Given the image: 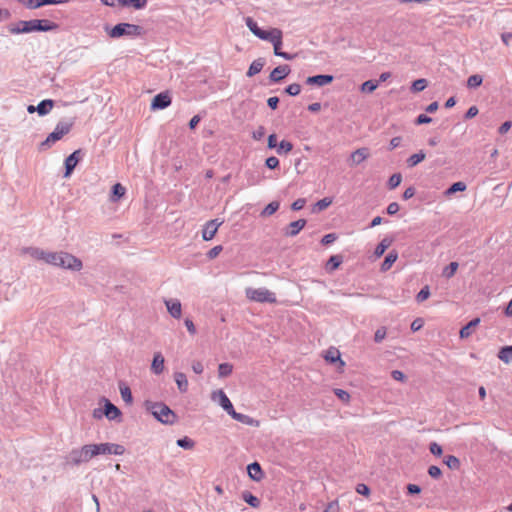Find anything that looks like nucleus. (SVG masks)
I'll return each mask as SVG.
<instances>
[{
  "label": "nucleus",
  "mask_w": 512,
  "mask_h": 512,
  "mask_svg": "<svg viewBox=\"0 0 512 512\" xmlns=\"http://www.w3.org/2000/svg\"><path fill=\"white\" fill-rule=\"evenodd\" d=\"M428 85V82L424 78H420L415 80L411 85V91L413 93L421 92L423 91Z\"/></svg>",
  "instance_id": "58836bf2"
},
{
  "label": "nucleus",
  "mask_w": 512,
  "mask_h": 512,
  "mask_svg": "<svg viewBox=\"0 0 512 512\" xmlns=\"http://www.w3.org/2000/svg\"><path fill=\"white\" fill-rule=\"evenodd\" d=\"M242 499L253 508H258L260 506V500L249 491H244L242 493Z\"/></svg>",
  "instance_id": "7c9ffc66"
},
{
  "label": "nucleus",
  "mask_w": 512,
  "mask_h": 512,
  "mask_svg": "<svg viewBox=\"0 0 512 512\" xmlns=\"http://www.w3.org/2000/svg\"><path fill=\"white\" fill-rule=\"evenodd\" d=\"M119 389H120V394H121L123 401L127 404H131L133 401V397H132V392H131L130 388L121 383L119 385Z\"/></svg>",
  "instance_id": "f704fd0d"
},
{
  "label": "nucleus",
  "mask_w": 512,
  "mask_h": 512,
  "mask_svg": "<svg viewBox=\"0 0 512 512\" xmlns=\"http://www.w3.org/2000/svg\"><path fill=\"white\" fill-rule=\"evenodd\" d=\"M458 263L457 262H451L448 266H446L443 270V276L446 278H451L454 276L458 269Z\"/></svg>",
  "instance_id": "a18cd8bd"
},
{
  "label": "nucleus",
  "mask_w": 512,
  "mask_h": 512,
  "mask_svg": "<svg viewBox=\"0 0 512 512\" xmlns=\"http://www.w3.org/2000/svg\"><path fill=\"white\" fill-rule=\"evenodd\" d=\"M81 150H76L65 159L64 177H69L80 160Z\"/></svg>",
  "instance_id": "9b49d317"
},
{
  "label": "nucleus",
  "mask_w": 512,
  "mask_h": 512,
  "mask_svg": "<svg viewBox=\"0 0 512 512\" xmlns=\"http://www.w3.org/2000/svg\"><path fill=\"white\" fill-rule=\"evenodd\" d=\"M391 244V241H389L388 239H383L375 248V251H374V254L376 257H380L382 256L385 251L387 250V248L390 246Z\"/></svg>",
  "instance_id": "ea45409f"
},
{
  "label": "nucleus",
  "mask_w": 512,
  "mask_h": 512,
  "mask_svg": "<svg viewBox=\"0 0 512 512\" xmlns=\"http://www.w3.org/2000/svg\"><path fill=\"white\" fill-rule=\"evenodd\" d=\"M326 361L335 363L337 361L343 366L345 363L340 358V352L337 349H329L325 354Z\"/></svg>",
  "instance_id": "2f4dec72"
},
{
  "label": "nucleus",
  "mask_w": 512,
  "mask_h": 512,
  "mask_svg": "<svg viewBox=\"0 0 512 512\" xmlns=\"http://www.w3.org/2000/svg\"><path fill=\"white\" fill-rule=\"evenodd\" d=\"M290 72L291 69L288 65H280L271 71L269 80L273 83H278L286 78Z\"/></svg>",
  "instance_id": "f8f14e48"
},
{
  "label": "nucleus",
  "mask_w": 512,
  "mask_h": 512,
  "mask_svg": "<svg viewBox=\"0 0 512 512\" xmlns=\"http://www.w3.org/2000/svg\"><path fill=\"white\" fill-rule=\"evenodd\" d=\"M249 477L254 481H260L263 478V472L258 462H253L247 466Z\"/></svg>",
  "instance_id": "412c9836"
},
{
  "label": "nucleus",
  "mask_w": 512,
  "mask_h": 512,
  "mask_svg": "<svg viewBox=\"0 0 512 512\" xmlns=\"http://www.w3.org/2000/svg\"><path fill=\"white\" fill-rule=\"evenodd\" d=\"M480 319L474 318L471 321H469L465 326H463L460 330V338L466 339L470 337L474 331V329L479 325Z\"/></svg>",
  "instance_id": "aec40b11"
},
{
  "label": "nucleus",
  "mask_w": 512,
  "mask_h": 512,
  "mask_svg": "<svg viewBox=\"0 0 512 512\" xmlns=\"http://www.w3.org/2000/svg\"><path fill=\"white\" fill-rule=\"evenodd\" d=\"M40 24V31L41 32H48V31H54L58 29V24L55 22H52L47 19H39Z\"/></svg>",
  "instance_id": "e433bc0d"
},
{
  "label": "nucleus",
  "mask_w": 512,
  "mask_h": 512,
  "mask_svg": "<svg viewBox=\"0 0 512 512\" xmlns=\"http://www.w3.org/2000/svg\"><path fill=\"white\" fill-rule=\"evenodd\" d=\"M45 263L68 269L71 271H80L83 267L82 261L76 256L67 252H47Z\"/></svg>",
  "instance_id": "f257e3e1"
},
{
  "label": "nucleus",
  "mask_w": 512,
  "mask_h": 512,
  "mask_svg": "<svg viewBox=\"0 0 512 512\" xmlns=\"http://www.w3.org/2000/svg\"><path fill=\"white\" fill-rule=\"evenodd\" d=\"M385 336H386L385 327H380L376 330V332L374 334V340L376 343H380L384 340Z\"/></svg>",
  "instance_id": "4d7b16f0"
},
{
  "label": "nucleus",
  "mask_w": 512,
  "mask_h": 512,
  "mask_svg": "<svg viewBox=\"0 0 512 512\" xmlns=\"http://www.w3.org/2000/svg\"><path fill=\"white\" fill-rule=\"evenodd\" d=\"M430 296V290L428 286H424L416 295L417 302H423Z\"/></svg>",
  "instance_id": "864d4df0"
},
{
  "label": "nucleus",
  "mask_w": 512,
  "mask_h": 512,
  "mask_svg": "<svg viewBox=\"0 0 512 512\" xmlns=\"http://www.w3.org/2000/svg\"><path fill=\"white\" fill-rule=\"evenodd\" d=\"M356 491L360 495H364V496H368L370 494V488L366 484H363V483H360L357 485Z\"/></svg>",
  "instance_id": "774afa93"
},
{
  "label": "nucleus",
  "mask_w": 512,
  "mask_h": 512,
  "mask_svg": "<svg viewBox=\"0 0 512 512\" xmlns=\"http://www.w3.org/2000/svg\"><path fill=\"white\" fill-rule=\"evenodd\" d=\"M333 200L330 197H325L317 201L314 205L313 212H320L328 208L332 204Z\"/></svg>",
  "instance_id": "c9c22d12"
},
{
  "label": "nucleus",
  "mask_w": 512,
  "mask_h": 512,
  "mask_svg": "<svg viewBox=\"0 0 512 512\" xmlns=\"http://www.w3.org/2000/svg\"><path fill=\"white\" fill-rule=\"evenodd\" d=\"M444 462L450 469H458L460 467L459 459L453 455L446 456Z\"/></svg>",
  "instance_id": "09e8293b"
},
{
  "label": "nucleus",
  "mask_w": 512,
  "mask_h": 512,
  "mask_svg": "<svg viewBox=\"0 0 512 512\" xmlns=\"http://www.w3.org/2000/svg\"><path fill=\"white\" fill-rule=\"evenodd\" d=\"M428 474L432 478H439L442 474L441 469L438 466L432 465L428 469Z\"/></svg>",
  "instance_id": "338daca9"
},
{
  "label": "nucleus",
  "mask_w": 512,
  "mask_h": 512,
  "mask_svg": "<svg viewBox=\"0 0 512 512\" xmlns=\"http://www.w3.org/2000/svg\"><path fill=\"white\" fill-rule=\"evenodd\" d=\"M430 122H432V118L427 116L426 114H420L415 119V124L416 125L428 124Z\"/></svg>",
  "instance_id": "0e129e2a"
},
{
  "label": "nucleus",
  "mask_w": 512,
  "mask_h": 512,
  "mask_svg": "<svg viewBox=\"0 0 512 512\" xmlns=\"http://www.w3.org/2000/svg\"><path fill=\"white\" fill-rule=\"evenodd\" d=\"M483 82L482 76L475 74L471 75L467 80V86L469 88H477L479 87Z\"/></svg>",
  "instance_id": "79ce46f5"
},
{
  "label": "nucleus",
  "mask_w": 512,
  "mask_h": 512,
  "mask_svg": "<svg viewBox=\"0 0 512 512\" xmlns=\"http://www.w3.org/2000/svg\"><path fill=\"white\" fill-rule=\"evenodd\" d=\"M98 455H123L125 447L116 443H99L96 444Z\"/></svg>",
  "instance_id": "423d86ee"
},
{
  "label": "nucleus",
  "mask_w": 512,
  "mask_h": 512,
  "mask_svg": "<svg viewBox=\"0 0 512 512\" xmlns=\"http://www.w3.org/2000/svg\"><path fill=\"white\" fill-rule=\"evenodd\" d=\"M334 393L342 402H348L350 400V394L343 389H335Z\"/></svg>",
  "instance_id": "6e6d98bb"
},
{
  "label": "nucleus",
  "mask_w": 512,
  "mask_h": 512,
  "mask_svg": "<svg viewBox=\"0 0 512 512\" xmlns=\"http://www.w3.org/2000/svg\"><path fill=\"white\" fill-rule=\"evenodd\" d=\"M73 126V121H60L57 123L53 132L49 134L51 139H54L56 142L61 140L62 137L68 134Z\"/></svg>",
  "instance_id": "0eeeda50"
},
{
  "label": "nucleus",
  "mask_w": 512,
  "mask_h": 512,
  "mask_svg": "<svg viewBox=\"0 0 512 512\" xmlns=\"http://www.w3.org/2000/svg\"><path fill=\"white\" fill-rule=\"evenodd\" d=\"M103 400H104L103 413H104V416L108 420H115V419H117L118 417L121 416V411H120V409L117 406H115L113 403H111L106 398H104Z\"/></svg>",
  "instance_id": "dca6fc26"
},
{
  "label": "nucleus",
  "mask_w": 512,
  "mask_h": 512,
  "mask_svg": "<svg viewBox=\"0 0 512 512\" xmlns=\"http://www.w3.org/2000/svg\"><path fill=\"white\" fill-rule=\"evenodd\" d=\"M401 181H402L401 174L395 173L390 176V178L388 180V186L390 189H395L396 187H398L400 185Z\"/></svg>",
  "instance_id": "3c124183"
},
{
  "label": "nucleus",
  "mask_w": 512,
  "mask_h": 512,
  "mask_svg": "<svg viewBox=\"0 0 512 512\" xmlns=\"http://www.w3.org/2000/svg\"><path fill=\"white\" fill-rule=\"evenodd\" d=\"M96 456H98L96 444H87L80 448L72 449L66 460L69 465L79 466L82 463L89 462Z\"/></svg>",
  "instance_id": "7ed1b4c3"
},
{
  "label": "nucleus",
  "mask_w": 512,
  "mask_h": 512,
  "mask_svg": "<svg viewBox=\"0 0 512 512\" xmlns=\"http://www.w3.org/2000/svg\"><path fill=\"white\" fill-rule=\"evenodd\" d=\"M337 239V235L335 233H329L323 236L321 243L323 245L332 244Z\"/></svg>",
  "instance_id": "e2e57ef3"
},
{
  "label": "nucleus",
  "mask_w": 512,
  "mask_h": 512,
  "mask_svg": "<svg viewBox=\"0 0 512 512\" xmlns=\"http://www.w3.org/2000/svg\"><path fill=\"white\" fill-rule=\"evenodd\" d=\"M144 33L142 26L131 24V23H119L112 27L109 31V36L113 39L121 37L135 38L139 37Z\"/></svg>",
  "instance_id": "20e7f679"
},
{
  "label": "nucleus",
  "mask_w": 512,
  "mask_h": 512,
  "mask_svg": "<svg viewBox=\"0 0 512 512\" xmlns=\"http://www.w3.org/2000/svg\"><path fill=\"white\" fill-rule=\"evenodd\" d=\"M31 23L30 20L28 21H18L14 25H10L8 30L11 34H22V33H31Z\"/></svg>",
  "instance_id": "f3484780"
},
{
  "label": "nucleus",
  "mask_w": 512,
  "mask_h": 512,
  "mask_svg": "<svg viewBox=\"0 0 512 512\" xmlns=\"http://www.w3.org/2000/svg\"><path fill=\"white\" fill-rule=\"evenodd\" d=\"M264 65L265 60L263 58H258L254 60L247 71V76L252 77L258 74L263 69Z\"/></svg>",
  "instance_id": "a878e982"
},
{
  "label": "nucleus",
  "mask_w": 512,
  "mask_h": 512,
  "mask_svg": "<svg viewBox=\"0 0 512 512\" xmlns=\"http://www.w3.org/2000/svg\"><path fill=\"white\" fill-rule=\"evenodd\" d=\"M18 1L20 3H22L28 9H37V8L42 7L41 0H18Z\"/></svg>",
  "instance_id": "603ef678"
},
{
  "label": "nucleus",
  "mask_w": 512,
  "mask_h": 512,
  "mask_svg": "<svg viewBox=\"0 0 512 512\" xmlns=\"http://www.w3.org/2000/svg\"><path fill=\"white\" fill-rule=\"evenodd\" d=\"M231 417L241 423L248 424V425L252 424V422H253V419L251 417H249L248 415L238 413L236 411L233 412Z\"/></svg>",
  "instance_id": "8fccbe9b"
},
{
  "label": "nucleus",
  "mask_w": 512,
  "mask_h": 512,
  "mask_svg": "<svg viewBox=\"0 0 512 512\" xmlns=\"http://www.w3.org/2000/svg\"><path fill=\"white\" fill-rule=\"evenodd\" d=\"M467 188L466 184L462 181H458V182H455L453 183L446 191H445V195L446 196H451L452 194L456 193V192H462V191H465Z\"/></svg>",
  "instance_id": "473e14b6"
},
{
  "label": "nucleus",
  "mask_w": 512,
  "mask_h": 512,
  "mask_svg": "<svg viewBox=\"0 0 512 512\" xmlns=\"http://www.w3.org/2000/svg\"><path fill=\"white\" fill-rule=\"evenodd\" d=\"M144 406L159 422L172 425L175 423L177 416L166 404L162 402L145 401Z\"/></svg>",
  "instance_id": "f03ea898"
},
{
  "label": "nucleus",
  "mask_w": 512,
  "mask_h": 512,
  "mask_svg": "<svg viewBox=\"0 0 512 512\" xmlns=\"http://www.w3.org/2000/svg\"><path fill=\"white\" fill-rule=\"evenodd\" d=\"M147 5V0H123V7L133 6L135 9H143Z\"/></svg>",
  "instance_id": "a19ab883"
},
{
  "label": "nucleus",
  "mask_w": 512,
  "mask_h": 512,
  "mask_svg": "<svg viewBox=\"0 0 512 512\" xmlns=\"http://www.w3.org/2000/svg\"><path fill=\"white\" fill-rule=\"evenodd\" d=\"M292 149H293V145L291 142L282 140L277 146V153L278 154H283V153L286 154V153L290 152Z\"/></svg>",
  "instance_id": "49530a36"
},
{
  "label": "nucleus",
  "mask_w": 512,
  "mask_h": 512,
  "mask_svg": "<svg viewBox=\"0 0 512 512\" xmlns=\"http://www.w3.org/2000/svg\"><path fill=\"white\" fill-rule=\"evenodd\" d=\"M174 380L180 392L184 393L188 390V380L184 373L176 372L174 374Z\"/></svg>",
  "instance_id": "b1692460"
},
{
  "label": "nucleus",
  "mask_w": 512,
  "mask_h": 512,
  "mask_svg": "<svg viewBox=\"0 0 512 512\" xmlns=\"http://www.w3.org/2000/svg\"><path fill=\"white\" fill-rule=\"evenodd\" d=\"M165 306L169 314L175 318L180 319L182 316V305L178 299H166L164 300Z\"/></svg>",
  "instance_id": "ddd939ff"
},
{
  "label": "nucleus",
  "mask_w": 512,
  "mask_h": 512,
  "mask_svg": "<svg viewBox=\"0 0 512 512\" xmlns=\"http://www.w3.org/2000/svg\"><path fill=\"white\" fill-rule=\"evenodd\" d=\"M24 251L34 259L41 260L44 262L46 261V255L48 251H44L43 249L37 247H28Z\"/></svg>",
  "instance_id": "bb28decb"
},
{
  "label": "nucleus",
  "mask_w": 512,
  "mask_h": 512,
  "mask_svg": "<svg viewBox=\"0 0 512 512\" xmlns=\"http://www.w3.org/2000/svg\"><path fill=\"white\" fill-rule=\"evenodd\" d=\"M425 157H426V155L423 151H420L418 153L411 155L407 159L408 167H414V166L418 165L420 162H422L425 159Z\"/></svg>",
  "instance_id": "72a5a7b5"
},
{
  "label": "nucleus",
  "mask_w": 512,
  "mask_h": 512,
  "mask_svg": "<svg viewBox=\"0 0 512 512\" xmlns=\"http://www.w3.org/2000/svg\"><path fill=\"white\" fill-rule=\"evenodd\" d=\"M125 192H126V189L122 184H120V183L114 184L112 186L110 200L112 202H117L121 197H123L125 195Z\"/></svg>",
  "instance_id": "cd10ccee"
},
{
  "label": "nucleus",
  "mask_w": 512,
  "mask_h": 512,
  "mask_svg": "<svg viewBox=\"0 0 512 512\" xmlns=\"http://www.w3.org/2000/svg\"><path fill=\"white\" fill-rule=\"evenodd\" d=\"M54 106V101L51 99L42 100L37 106L36 110L40 116L47 115Z\"/></svg>",
  "instance_id": "393cba45"
},
{
  "label": "nucleus",
  "mask_w": 512,
  "mask_h": 512,
  "mask_svg": "<svg viewBox=\"0 0 512 512\" xmlns=\"http://www.w3.org/2000/svg\"><path fill=\"white\" fill-rule=\"evenodd\" d=\"M285 92L290 96H297L301 92V86L297 83L290 84L286 87Z\"/></svg>",
  "instance_id": "5fc2aeb1"
},
{
  "label": "nucleus",
  "mask_w": 512,
  "mask_h": 512,
  "mask_svg": "<svg viewBox=\"0 0 512 512\" xmlns=\"http://www.w3.org/2000/svg\"><path fill=\"white\" fill-rule=\"evenodd\" d=\"M246 297L252 301L259 303H275L276 296L273 292L265 287L261 288H247L245 290Z\"/></svg>",
  "instance_id": "39448f33"
},
{
  "label": "nucleus",
  "mask_w": 512,
  "mask_h": 512,
  "mask_svg": "<svg viewBox=\"0 0 512 512\" xmlns=\"http://www.w3.org/2000/svg\"><path fill=\"white\" fill-rule=\"evenodd\" d=\"M398 258L396 251H390L381 264L382 271H388Z\"/></svg>",
  "instance_id": "c85d7f7f"
},
{
  "label": "nucleus",
  "mask_w": 512,
  "mask_h": 512,
  "mask_svg": "<svg viewBox=\"0 0 512 512\" xmlns=\"http://www.w3.org/2000/svg\"><path fill=\"white\" fill-rule=\"evenodd\" d=\"M334 77L332 75L319 74L310 76L306 79L307 85H316L319 87L330 84L333 81Z\"/></svg>",
  "instance_id": "2eb2a0df"
},
{
  "label": "nucleus",
  "mask_w": 512,
  "mask_h": 512,
  "mask_svg": "<svg viewBox=\"0 0 512 512\" xmlns=\"http://www.w3.org/2000/svg\"><path fill=\"white\" fill-rule=\"evenodd\" d=\"M215 394L219 396L220 406L231 416L233 412H235V409L227 395L222 390L215 392L214 395Z\"/></svg>",
  "instance_id": "6ab92c4d"
},
{
  "label": "nucleus",
  "mask_w": 512,
  "mask_h": 512,
  "mask_svg": "<svg viewBox=\"0 0 512 512\" xmlns=\"http://www.w3.org/2000/svg\"><path fill=\"white\" fill-rule=\"evenodd\" d=\"M265 41L271 42L274 47V54L278 56L280 52L281 46H282V31L277 28H271L270 34L268 36V39H265Z\"/></svg>",
  "instance_id": "9d476101"
},
{
  "label": "nucleus",
  "mask_w": 512,
  "mask_h": 512,
  "mask_svg": "<svg viewBox=\"0 0 512 512\" xmlns=\"http://www.w3.org/2000/svg\"><path fill=\"white\" fill-rule=\"evenodd\" d=\"M265 165L269 168V169H275L279 166V160L277 157L275 156H271V157H268L265 161Z\"/></svg>",
  "instance_id": "bf43d9fd"
},
{
  "label": "nucleus",
  "mask_w": 512,
  "mask_h": 512,
  "mask_svg": "<svg viewBox=\"0 0 512 512\" xmlns=\"http://www.w3.org/2000/svg\"><path fill=\"white\" fill-rule=\"evenodd\" d=\"M369 156L367 148H359L351 154L353 164L358 165Z\"/></svg>",
  "instance_id": "5701e85b"
},
{
  "label": "nucleus",
  "mask_w": 512,
  "mask_h": 512,
  "mask_svg": "<svg viewBox=\"0 0 512 512\" xmlns=\"http://www.w3.org/2000/svg\"><path fill=\"white\" fill-rule=\"evenodd\" d=\"M222 250H223V247H222L221 245H217V246H215V247L211 248V249L208 251V253H207V257H208L209 259H214V258H216V257L220 254V252H221Z\"/></svg>",
  "instance_id": "680f3d73"
},
{
  "label": "nucleus",
  "mask_w": 512,
  "mask_h": 512,
  "mask_svg": "<svg viewBox=\"0 0 512 512\" xmlns=\"http://www.w3.org/2000/svg\"><path fill=\"white\" fill-rule=\"evenodd\" d=\"M378 87V81L374 80H367L364 83H362L360 90L363 93H372L375 91Z\"/></svg>",
  "instance_id": "4c0bfd02"
},
{
  "label": "nucleus",
  "mask_w": 512,
  "mask_h": 512,
  "mask_svg": "<svg viewBox=\"0 0 512 512\" xmlns=\"http://www.w3.org/2000/svg\"><path fill=\"white\" fill-rule=\"evenodd\" d=\"M305 204L306 200L304 198H299L292 203L291 209L294 211H299L305 206Z\"/></svg>",
  "instance_id": "69168bd1"
},
{
  "label": "nucleus",
  "mask_w": 512,
  "mask_h": 512,
  "mask_svg": "<svg viewBox=\"0 0 512 512\" xmlns=\"http://www.w3.org/2000/svg\"><path fill=\"white\" fill-rule=\"evenodd\" d=\"M56 141L54 139H51V137L48 135L47 138L40 143L39 150L44 151L49 149Z\"/></svg>",
  "instance_id": "13d9d810"
},
{
  "label": "nucleus",
  "mask_w": 512,
  "mask_h": 512,
  "mask_svg": "<svg viewBox=\"0 0 512 512\" xmlns=\"http://www.w3.org/2000/svg\"><path fill=\"white\" fill-rule=\"evenodd\" d=\"M171 104V97L168 92H161L154 96L151 102L152 110H162Z\"/></svg>",
  "instance_id": "6e6552de"
},
{
  "label": "nucleus",
  "mask_w": 512,
  "mask_h": 512,
  "mask_svg": "<svg viewBox=\"0 0 512 512\" xmlns=\"http://www.w3.org/2000/svg\"><path fill=\"white\" fill-rule=\"evenodd\" d=\"M498 358L501 361H503L504 363H511L512 362V345L502 347L498 353Z\"/></svg>",
  "instance_id": "c756f323"
},
{
  "label": "nucleus",
  "mask_w": 512,
  "mask_h": 512,
  "mask_svg": "<svg viewBox=\"0 0 512 512\" xmlns=\"http://www.w3.org/2000/svg\"><path fill=\"white\" fill-rule=\"evenodd\" d=\"M430 452L435 456H441L443 453L442 447L436 442H432L429 446Z\"/></svg>",
  "instance_id": "052dcab7"
},
{
  "label": "nucleus",
  "mask_w": 512,
  "mask_h": 512,
  "mask_svg": "<svg viewBox=\"0 0 512 512\" xmlns=\"http://www.w3.org/2000/svg\"><path fill=\"white\" fill-rule=\"evenodd\" d=\"M306 223L307 222L305 219H299V220L291 222L288 225L285 235L289 236V237H294V236L298 235V233L305 227Z\"/></svg>",
  "instance_id": "a211bd4d"
},
{
  "label": "nucleus",
  "mask_w": 512,
  "mask_h": 512,
  "mask_svg": "<svg viewBox=\"0 0 512 512\" xmlns=\"http://www.w3.org/2000/svg\"><path fill=\"white\" fill-rule=\"evenodd\" d=\"M279 206H280V204L277 201L270 202L262 211V215L270 216V215L274 214L279 209Z\"/></svg>",
  "instance_id": "c03bdc74"
},
{
  "label": "nucleus",
  "mask_w": 512,
  "mask_h": 512,
  "mask_svg": "<svg viewBox=\"0 0 512 512\" xmlns=\"http://www.w3.org/2000/svg\"><path fill=\"white\" fill-rule=\"evenodd\" d=\"M176 443L179 447L187 450L192 449L195 445V442L187 436L178 439Z\"/></svg>",
  "instance_id": "37998d69"
},
{
  "label": "nucleus",
  "mask_w": 512,
  "mask_h": 512,
  "mask_svg": "<svg viewBox=\"0 0 512 512\" xmlns=\"http://www.w3.org/2000/svg\"><path fill=\"white\" fill-rule=\"evenodd\" d=\"M222 221H219L218 219H213L208 221L203 230H202V238L205 241L212 240L217 233L218 228L221 226Z\"/></svg>",
  "instance_id": "1a4fd4ad"
},
{
  "label": "nucleus",
  "mask_w": 512,
  "mask_h": 512,
  "mask_svg": "<svg viewBox=\"0 0 512 512\" xmlns=\"http://www.w3.org/2000/svg\"><path fill=\"white\" fill-rule=\"evenodd\" d=\"M233 366L229 363H221L218 367L220 377H227L232 373Z\"/></svg>",
  "instance_id": "de8ad7c7"
},
{
  "label": "nucleus",
  "mask_w": 512,
  "mask_h": 512,
  "mask_svg": "<svg viewBox=\"0 0 512 512\" xmlns=\"http://www.w3.org/2000/svg\"><path fill=\"white\" fill-rule=\"evenodd\" d=\"M164 357L160 352H157L154 354L153 361L151 364V370L156 375H159L164 370Z\"/></svg>",
  "instance_id": "4be33fe9"
},
{
  "label": "nucleus",
  "mask_w": 512,
  "mask_h": 512,
  "mask_svg": "<svg viewBox=\"0 0 512 512\" xmlns=\"http://www.w3.org/2000/svg\"><path fill=\"white\" fill-rule=\"evenodd\" d=\"M245 23L247 25V27L249 28V30L256 36L258 37L259 39L261 40H265V39H268V36L270 34V30H263L261 29L258 24L251 18V17H247L245 19Z\"/></svg>",
  "instance_id": "4468645a"
}]
</instances>
